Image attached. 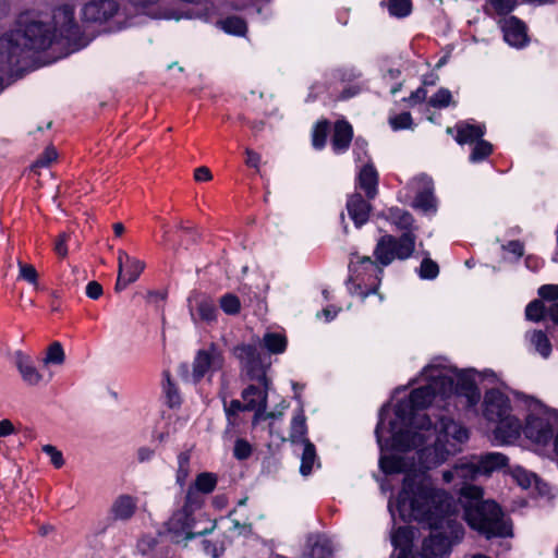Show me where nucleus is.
Here are the masks:
<instances>
[{
  "label": "nucleus",
  "instance_id": "nucleus-55",
  "mask_svg": "<svg viewBox=\"0 0 558 558\" xmlns=\"http://www.w3.org/2000/svg\"><path fill=\"white\" fill-rule=\"evenodd\" d=\"M245 155H246L245 165L247 167L254 168L258 172L260 160H262L260 155L251 148L245 149Z\"/></svg>",
  "mask_w": 558,
  "mask_h": 558
},
{
  "label": "nucleus",
  "instance_id": "nucleus-46",
  "mask_svg": "<svg viewBox=\"0 0 558 558\" xmlns=\"http://www.w3.org/2000/svg\"><path fill=\"white\" fill-rule=\"evenodd\" d=\"M19 266V278L27 281L31 284H37L38 274L33 265L24 264L21 260L17 262Z\"/></svg>",
  "mask_w": 558,
  "mask_h": 558
},
{
  "label": "nucleus",
  "instance_id": "nucleus-53",
  "mask_svg": "<svg viewBox=\"0 0 558 558\" xmlns=\"http://www.w3.org/2000/svg\"><path fill=\"white\" fill-rule=\"evenodd\" d=\"M203 547L205 554L211 556L213 558H219L223 553L222 545H219L218 543H214L211 541H204Z\"/></svg>",
  "mask_w": 558,
  "mask_h": 558
},
{
  "label": "nucleus",
  "instance_id": "nucleus-3",
  "mask_svg": "<svg viewBox=\"0 0 558 558\" xmlns=\"http://www.w3.org/2000/svg\"><path fill=\"white\" fill-rule=\"evenodd\" d=\"M478 486L466 485L461 489V504L468 524L487 538L511 534L500 507L493 500H483Z\"/></svg>",
  "mask_w": 558,
  "mask_h": 558
},
{
  "label": "nucleus",
  "instance_id": "nucleus-32",
  "mask_svg": "<svg viewBox=\"0 0 558 558\" xmlns=\"http://www.w3.org/2000/svg\"><path fill=\"white\" fill-rule=\"evenodd\" d=\"M513 480L524 489H529L532 486H538V480L536 475L521 466H514L511 471Z\"/></svg>",
  "mask_w": 558,
  "mask_h": 558
},
{
  "label": "nucleus",
  "instance_id": "nucleus-9",
  "mask_svg": "<svg viewBox=\"0 0 558 558\" xmlns=\"http://www.w3.org/2000/svg\"><path fill=\"white\" fill-rule=\"evenodd\" d=\"M223 365V351L216 343H210L196 352L192 364V377L197 383L205 376H211L222 369Z\"/></svg>",
  "mask_w": 558,
  "mask_h": 558
},
{
  "label": "nucleus",
  "instance_id": "nucleus-17",
  "mask_svg": "<svg viewBox=\"0 0 558 558\" xmlns=\"http://www.w3.org/2000/svg\"><path fill=\"white\" fill-rule=\"evenodd\" d=\"M136 509V497L131 495H120L113 500L110 507V513L114 520L128 521L134 515Z\"/></svg>",
  "mask_w": 558,
  "mask_h": 558
},
{
  "label": "nucleus",
  "instance_id": "nucleus-7",
  "mask_svg": "<svg viewBox=\"0 0 558 558\" xmlns=\"http://www.w3.org/2000/svg\"><path fill=\"white\" fill-rule=\"evenodd\" d=\"M415 235L411 232L403 233L399 239L392 235L381 236L374 250V256L380 266H388L395 259H407L414 252Z\"/></svg>",
  "mask_w": 558,
  "mask_h": 558
},
{
  "label": "nucleus",
  "instance_id": "nucleus-4",
  "mask_svg": "<svg viewBox=\"0 0 558 558\" xmlns=\"http://www.w3.org/2000/svg\"><path fill=\"white\" fill-rule=\"evenodd\" d=\"M234 356L240 361L243 371L251 379L259 381L263 387L248 386L242 392L246 411H255L253 424H257L267 407L268 381L266 378V365L256 347L240 344L233 349Z\"/></svg>",
  "mask_w": 558,
  "mask_h": 558
},
{
  "label": "nucleus",
  "instance_id": "nucleus-47",
  "mask_svg": "<svg viewBox=\"0 0 558 558\" xmlns=\"http://www.w3.org/2000/svg\"><path fill=\"white\" fill-rule=\"evenodd\" d=\"M198 493L193 486H190L186 492L185 501L182 507L183 510L193 511L201 507L202 499L198 496Z\"/></svg>",
  "mask_w": 558,
  "mask_h": 558
},
{
  "label": "nucleus",
  "instance_id": "nucleus-16",
  "mask_svg": "<svg viewBox=\"0 0 558 558\" xmlns=\"http://www.w3.org/2000/svg\"><path fill=\"white\" fill-rule=\"evenodd\" d=\"M422 186L414 199V207L423 210L424 213H435L436 199L433 194V182L427 175H420L414 181Z\"/></svg>",
  "mask_w": 558,
  "mask_h": 558
},
{
  "label": "nucleus",
  "instance_id": "nucleus-26",
  "mask_svg": "<svg viewBox=\"0 0 558 558\" xmlns=\"http://www.w3.org/2000/svg\"><path fill=\"white\" fill-rule=\"evenodd\" d=\"M287 338L280 332H266L263 337L264 348L271 354H281L287 349Z\"/></svg>",
  "mask_w": 558,
  "mask_h": 558
},
{
  "label": "nucleus",
  "instance_id": "nucleus-34",
  "mask_svg": "<svg viewBox=\"0 0 558 558\" xmlns=\"http://www.w3.org/2000/svg\"><path fill=\"white\" fill-rule=\"evenodd\" d=\"M218 25L226 33L232 35H243L246 32L245 22L238 16H231L226 20L219 21Z\"/></svg>",
  "mask_w": 558,
  "mask_h": 558
},
{
  "label": "nucleus",
  "instance_id": "nucleus-29",
  "mask_svg": "<svg viewBox=\"0 0 558 558\" xmlns=\"http://www.w3.org/2000/svg\"><path fill=\"white\" fill-rule=\"evenodd\" d=\"M316 462L315 447L311 441L303 444V452L301 457L300 472L302 475L307 476L312 473Z\"/></svg>",
  "mask_w": 558,
  "mask_h": 558
},
{
  "label": "nucleus",
  "instance_id": "nucleus-11",
  "mask_svg": "<svg viewBox=\"0 0 558 558\" xmlns=\"http://www.w3.org/2000/svg\"><path fill=\"white\" fill-rule=\"evenodd\" d=\"M83 17L88 22L104 23L120 15L116 0H94L83 8Z\"/></svg>",
  "mask_w": 558,
  "mask_h": 558
},
{
  "label": "nucleus",
  "instance_id": "nucleus-5",
  "mask_svg": "<svg viewBox=\"0 0 558 558\" xmlns=\"http://www.w3.org/2000/svg\"><path fill=\"white\" fill-rule=\"evenodd\" d=\"M384 266L368 256H356V260L350 262V277L348 289L351 294L365 299L375 293L379 287Z\"/></svg>",
  "mask_w": 558,
  "mask_h": 558
},
{
  "label": "nucleus",
  "instance_id": "nucleus-59",
  "mask_svg": "<svg viewBox=\"0 0 558 558\" xmlns=\"http://www.w3.org/2000/svg\"><path fill=\"white\" fill-rule=\"evenodd\" d=\"M155 456V450L149 447H141L137 450V460L140 462L150 461Z\"/></svg>",
  "mask_w": 558,
  "mask_h": 558
},
{
  "label": "nucleus",
  "instance_id": "nucleus-57",
  "mask_svg": "<svg viewBox=\"0 0 558 558\" xmlns=\"http://www.w3.org/2000/svg\"><path fill=\"white\" fill-rule=\"evenodd\" d=\"M86 294L93 300H97L102 294V287L97 281H90L86 287Z\"/></svg>",
  "mask_w": 558,
  "mask_h": 558
},
{
  "label": "nucleus",
  "instance_id": "nucleus-14",
  "mask_svg": "<svg viewBox=\"0 0 558 558\" xmlns=\"http://www.w3.org/2000/svg\"><path fill=\"white\" fill-rule=\"evenodd\" d=\"M189 310L193 320H203L211 323L216 320L217 308L215 302L201 294H195L189 298Z\"/></svg>",
  "mask_w": 558,
  "mask_h": 558
},
{
  "label": "nucleus",
  "instance_id": "nucleus-37",
  "mask_svg": "<svg viewBox=\"0 0 558 558\" xmlns=\"http://www.w3.org/2000/svg\"><path fill=\"white\" fill-rule=\"evenodd\" d=\"M223 408L227 415L228 425L231 427L238 426L239 413L241 411H246L244 403L240 402L239 400H232L229 404L225 402Z\"/></svg>",
  "mask_w": 558,
  "mask_h": 558
},
{
  "label": "nucleus",
  "instance_id": "nucleus-27",
  "mask_svg": "<svg viewBox=\"0 0 558 558\" xmlns=\"http://www.w3.org/2000/svg\"><path fill=\"white\" fill-rule=\"evenodd\" d=\"M333 544L327 536H317L311 548V558H331L333 554Z\"/></svg>",
  "mask_w": 558,
  "mask_h": 558
},
{
  "label": "nucleus",
  "instance_id": "nucleus-41",
  "mask_svg": "<svg viewBox=\"0 0 558 558\" xmlns=\"http://www.w3.org/2000/svg\"><path fill=\"white\" fill-rule=\"evenodd\" d=\"M545 313L546 304L537 300L529 303V305L525 308V317L529 320L538 322L545 317Z\"/></svg>",
  "mask_w": 558,
  "mask_h": 558
},
{
  "label": "nucleus",
  "instance_id": "nucleus-49",
  "mask_svg": "<svg viewBox=\"0 0 558 558\" xmlns=\"http://www.w3.org/2000/svg\"><path fill=\"white\" fill-rule=\"evenodd\" d=\"M43 451L50 458V462L54 468L60 469L64 465L63 454L57 447L45 445Z\"/></svg>",
  "mask_w": 558,
  "mask_h": 558
},
{
  "label": "nucleus",
  "instance_id": "nucleus-31",
  "mask_svg": "<svg viewBox=\"0 0 558 558\" xmlns=\"http://www.w3.org/2000/svg\"><path fill=\"white\" fill-rule=\"evenodd\" d=\"M217 481L216 474L203 472L196 476L192 486L202 494H210L216 488Z\"/></svg>",
  "mask_w": 558,
  "mask_h": 558
},
{
  "label": "nucleus",
  "instance_id": "nucleus-50",
  "mask_svg": "<svg viewBox=\"0 0 558 558\" xmlns=\"http://www.w3.org/2000/svg\"><path fill=\"white\" fill-rule=\"evenodd\" d=\"M252 453V446L244 439H236L233 454L239 460L247 459Z\"/></svg>",
  "mask_w": 558,
  "mask_h": 558
},
{
  "label": "nucleus",
  "instance_id": "nucleus-54",
  "mask_svg": "<svg viewBox=\"0 0 558 558\" xmlns=\"http://www.w3.org/2000/svg\"><path fill=\"white\" fill-rule=\"evenodd\" d=\"M490 3L498 13L504 14L513 10L517 0H490Z\"/></svg>",
  "mask_w": 558,
  "mask_h": 558
},
{
  "label": "nucleus",
  "instance_id": "nucleus-28",
  "mask_svg": "<svg viewBox=\"0 0 558 558\" xmlns=\"http://www.w3.org/2000/svg\"><path fill=\"white\" fill-rule=\"evenodd\" d=\"M527 338L534 349L543 356L548 357L551 352V345L547 336L541 330H534L527 333Z\"/></svg>",
  "mask_w": 558,
  "mask_h": 558
},
{
  "label": "nucleus",
  "instance_id": "nucleus-52",
  "mask_svg": "<svg viewBox=\"0 0 558 558\" xmlns=\"http://www.w3.org/2000/svg\"><path fill=\"white\" fill-rule=\"evenodd\" d=\"M538 294L544 300H558V284H544L538 289Z\"/></svg>",
  "mask_w": 558,
  "mask_h": 558
},
{
  "label": "nucleus",
  "instance_id": "nucleus-51",
  "mask_svg": "<svg viewBox=\"0 0 558 558\" xmlns=\"http://www.w3.org/2000/svg\"><path fill=\"white\" fill-rule=\"evenodd\" d=\"M58 157L57 150L54 147H47L43 155L35 161L34 167H47L52 161H54Z\"/></svg>",
  "mask_w": 558,
  "mask_h": 558
},
{
  "label": "nucleus",
  "instance_id": "nucleus-56",
  "mask_svg": "<svg viewBox=\"0 0 558 558\" xmlns=\"http://www.w3.org/2000/svg\"><path fill=\"white\" fill-rule=\"evenodd\" d=\"M68 238L69 236L66 233H62L59 235L58 240L54 243V252L61 257H65L68 254V248H66Z\"/></svg>",
  "mask_w": 558,
  "mask_h": 558
},
{
  "label": "nucleus",
  "instance_id": "nucleus-25",
  "mask_svg": "<svg viewBox=\"0 0 558 558\" xmlns=\"http://www.w3.org/2000/svg\"><path fill=\"white\" fill-rule=\"evenodd\" d=\"M307 427H306V420L304 415V411L301 408L295 415L292 417L291 421V432H290V440L293 444H305L306 441H310L306 438Z\"/></svg>",
  "mask_w": 558,
  "mask_h": 558
},
{
  "label": "nucleus",
  "instance_id": "nucleus-42",
  "mask_svg": "<svg viewBox=\"0 0 558 558\" xmlns=\"http://www.w3.org/2000/svg\"><path fill=\"white\" fill-rule=\"evenodd\" d=\"M220 307L228 315H234L240 312V300L234 294L228 293L221 296Z\"/></svg>",
  "mask_w": 558,
  "mask_h": 558
},
{
  "label": "nucleus",
  "instance_id": "nucleus-58",
  "mask_svg": "<svg viewBox=\"0 0 558 558\" xmlns=\"http://www.w3.org/2000/svg\"><path fill=\"white\" fill-rule=\"evenodd\" d=\"M213 175L207 167H199L194 171V179L197 182H207L211 180Z\"/></svg>",
  "mask_w": 558,
  "mask_h": 558
},
{
  "label": "nucleus",
  "instance_id": "nucleus-38",
  "mask_svg": "<svg viewBox=\"0 0 558 558\" xmlns=\"http://www.w3.org/2000/svg\"><path fill=\"white\" fill-rule=\"evenodd\" d=\"M493 151V146L490 143L480 140L476 143H474V147L472 149V153L470 155V161L471 162H480L484 160L487 156H489Z\"/></svg>",
  "mask_w": 558,
  "mask_h": 558
},
{
  "label": "nucleus",
  "instance_id": "nucleus-18",
  "mask_svg": "<svg viewBox=\"0 0 558 558\" xmlns=\"http://www.w3.org/2000/svg\"><path fill=\"white\" fill-rule=\"evenodd\" d=\"M481 476H488L507 465L508 458L500 452H487L474 457Z\"/></svg>",
  "mask_w": 558,
  "mask_h": 558
},
{
  "label": "nucleus",
  "instance_id": "nucleus-15",
  "mask_svg": "<svg viewBox=\"0 0 558 558\" xmlns=\"http://www.w3.org/2000/svg\"><path fill=\"white\" fill-rule=\"evenodd\" d=\"M501 28L505 40L512 47L522 48L527 44L525 25L514 16L506 17Z\"/></svg>",
  "mask_w": 558,
  "mask_h": 558
},
{
  "label": "nucleus",
  "instance_id": "nucleus-20",
  "mask_svg": "<svg viewBox=\"0 0 558 558\" xmlns=\"http://www.w3.org/2000/svg\"><path fill=\"white\" fill-rule=\"evenodd\" d=\"M347 209L356 227L365 223L369 216L371 206L360 194H353L349 197Z\"/></svg>",
  "mask_w": 558,
  "mask_h": 558
},
{
  "label": "nucleus",
  "instance_id": "nucleus-60",
  "mask_svg": "<svg viewBox=\"0 0 558 558\" xmlns=\"http://www.w3.org/2000/svg\"><path fill=\"white\" fill-rule=\"evenodd\" d=\"M504 248L511 254H513L517 258L523 255V245L518 241L509 242Z\"/></svg>",
  "mask_w": 558,
  "mask_h": 558
},
{
  "label": "nucleus",
  "instance_id": "nucleus-23",
  "mask_svg": "<svg viewBox=\"0 0 558 558\" xmlns=\"http://www.w3.org/2000/svg\"><path fill=\"white\" fill-rule=\"evenodd\" d=\"M378 174L371 163H366L360 170L359 184L363 189L368 198H374L377 194Z\"/></svg>",
  "mask_w": 558,
  "mask_h": 558
},
{
  "label": "nucleus",
  "instance_id": "nucleus-33",
  "mask_svg": "<svg viewBox=\"0 0 558 558\" xmlns=\"http://www.w3.org/2000/svg\"><path fill=\"white\" fill-rule=\"evenodd\" d=\"M454 472L458 478L463 482L473 481L481 476L475 459L473 458L470 462L454 465Z\"/></svg>",
  "mask_w": 558,
  "mask_h": 558
},
{
  "label": "nucleus",
  "instance_id": "nucleus-6",
  "mask_svg": "<svg viewBox=\"0 0 558 558\" xmlns=\"http://www.w3.org/2000/svg\"><path fill=\"white\" fill-rule=\"evenodd\" d=\"M76 7V0H65L61 4L57 5L52 12L51 21L53 23V31L49 24V16L46 13H43L38 10H28L27 12H38L41 15V20L45 25L48 27L51 34V40L58 34L61 38H65L68 40L75 39L78 32V25L75 22L74 10ZM52 41L46 47L48 48Z\"/></svg>",
  "mask_w": 558,
  "mask_h": 558
},
{
  "label": "nucleus",
  "instance_id": "nucleus-40",
  "mask_svg": "<svg viewBox=\"0 0 558 558\" xmlns=\"http://www.w3.org/2000/svg\"><path fill=\"white\" fill-rule=\"evenodd\" d=\"M162 388L171 407H174L180 403V396L178 393L174 383L170 377L169 372H163Z\"/></svg>",
  "mask_w": 558,
  "mask_h": 558
},
{
  "label": "nucleus",
  "instance_id": "nucleus-36",
  "mask_svg": "<svg viewBox=\"0 0 558 558\" xmlns=\"http://www.w3.org/2000/svg\"><path fill=\"white\" fill-rule=\"evenodd\" d=\"M389 219L399 229L408 230L413 223L411 214L399 208H391L389 210Z\"/></svg>",
  "mask_w": 558,
  "mask_h": 558
},
{
  "label": "nucleus",
  "instance_id": "nucleus-21",
  "mask_svg": "<svg viewBox=\"0 0 558 558\" xmlns=\"http://www.w3.org/2000/svg\"><path fill=\"white\" fill-rule=\"evenodd\" d=\"M457 136L456 141L459 144H474L480 141L485 134V126L481 124H472L469 122H461L456 125Z\"/></svg>",
  "mask_w": 558,
  "mask_h": 558
},
{
  "label": "nucleus",
  "instance_id": "nucleus-24",
  "mask_svg": "<svg viewBox=\"0 0 558 558\" xmlns=\"http://www.w3.org/2000/svg\"><path fill=\"white\" fill-rule=\"evenodd\" d=\"M40 362L44 368H49L51 365L62 366L65 362V352L62 344L59 341L50 343Z\"/></svg>",
  "mask_w": 558,
  "mask_h": 558
},
{
  "label": "nucleus",
  "instance_id": "nucleus-64",
  "mask_svg": "<svg viewBox=\"0 0 558 558\" xmlns=\"http://www.w3.org/2000/svg\"><path fill=\"white\" fill-rule=\"evenodd\" d=\"M427 97V92L425 88L420 87L415 92H413L409 98L411 102L417 104L423 102Z\"/></svg>",
  "mask_w": 558,
  "mask_h": 558
},
{
  "label": "nucleus",
  "instance_id": "nucleus-8",
  "mask_svg": "<svg viewBox=\"0 0 558 558\" xmlns=\"http://www.w3.org/2000/svg\"><path fill=\"white\" fill-rule=\"evenodd\" d=\"M215 527V522H208L207 526L197 529L193 513L183 509L174 512L168 521V530L172 534L173 541L183 544L184 547L191 539L209 534Z\"/></svg>",
  "mask_w": 558,
  "mask_h": 558
},
{
  "label": "nucleus",
  "instance_id": "nucleus-63",
  "mask_svg": "<svg viewBox=\"0 0 558 558\" xmlns=\"http://www.w3.org/2000/svg\"><path fill=\"white\" fill-rule=\"evenodd\" d=\"M545 317L550 318L555 324L558 325V303H550L546 305Z\"/></svg>",
  "mask_w": 558,
  "mask_h": 558
},
{
  "label": "nucleus",
  "instance_id": "nucleus-48",
  "mask_svg": "<svg viewBox=\"0 0 558 558\" xmlns=\"http://www.w3.org/2000/svg\"><path fill=\"white\" fill-rule=\"evenodd\" d=\"M438 265L429 258H425L420 267V277L423 279H434L438 276Z\"/></svg>",
  "mask_w": 558,
  "mask_h": 558
},
{
  "label": "nucleus",
  "instance_id": "nucleus-61",
  "mask_svg": "<svg viewBox=\"0 0 558 558\" xmlns=\"http://www.w3.org/2000/svg\"><path fill=\"white\" fill-rule=\"evenodd\" d=\"M365 147H366V143L364 141H361L360 138H357L355 141L354 155H355L356 161H360V162L364 161V157H366Z\"/></svg>",
  "mask_w": 558,
  "mask_h": 558
},
{
  "label": "nucleus",
  "instance_id": "nucleus-12",
  "mask_svg": "<svg viewBox=\"0 0 558 558\" xmlns=\"http://www.w3.org/2000/svg\"><path fill=\"white\" fill-rule=\"evenodd\" d=\"M496 424L494 429V439L498 444H511L517 440L522 429L520 421L510 413L493 421Z\"/></svg>",
  "mask_w": 558,
  "mask_h": 558
},
{
  "label": "nucleus",
  "instance_id": "nucleus-35",
  "mask_svg": "<svg viewBox=\"0 0 558 558\" xmlns=\"http://www.w3.org/2000/svg\"><path fill=\"white\" fill-rule=\"evenodd\" d=\"M190 460L191 456L189 452H181L178 456V470H177V484L183 487L187 477L190 476Z\"/></svg>",
  "mask_w": 558,
  "mask_h": 558
},
{
  "label": "nucleus",
  "instance_id": "nucleus-13",
  "mask_svg": "<svg viewBox=\"0 0 558 558\" xmlns=\"http://www.w3.org/2000/svg\"><path fill=\"white\" fill-rule=\"evenodd\" d=\"M14 361L22 380L27 386L36 387L44 381V374L36 366L34 360L29 355L17 351L15 353Z\"/></svg>",
  "mask_w": 558,
  "mask_h": 558
},
{
  "label": "nucleus",
  "instance_id": "nucleus-62",
  "mask_svg": "<svg viewBox=\"0 0 558 558\" xmlns=\"http://www.w3.org/2000/svg\"><path fill=\"white\" fill-rule=\"evenodd\" d=\"M157 544L155 537H143L138 543V548L143 554H146L148 550L154 548Z\"/></svg>",
  "mask_w": 558,
  "mask_h": 558
},
{
  "label": "nucleus",
  "instance_id": "nucleus-1",
  "mask_svg": "<svg viewBox=\"0 0 558 558\" xmlns=\"http://www.w3.org/2000/svg\"><path fill=\"white\" fill-rule=\"evenodd\" d=\"M426 384L414 389L409 400L396 405L395 417L386 423L384 416L375 434L380 447L379 466L386 475L414 476L438 466L449 456L461 450L469 439L468 429L459 422L440 416L435 425L420 410L437 397L457 396L471 408L478 403L481 393L475 385L473 371H458L441 362H433L421 374Z\"/></svg>",
  "mask_w": 558,
  "mask_h": 558
},
{
  "label": "nucleus",
  "instance_id": "nucleus-19",
  "mask_svg": "<svg viewBox=\"0 0 558 558\" xmlns=\"http://www.w3.org/2000/svg\"><path fill=\"white\" fill-rule=\"evenodd\" d=\"M118 269L129 277V281L135 282L145 269V263L120 250L118 252Z\"/></svg>",
  "mask_w": 558,
  "mask_h": 558
},
{
  "label": "nucleus",
  "instance_id": "nucleus-43",
  "mask_svg": "<svg viewBox=\"0 0 558 558\" xmlns=\"http://www.w3.org/2000/svg\"><path fill=\"white\" fill-rule=\"evenodd\" d=\"M328 132V123L327 121L318 122L313 130V146L316 149H320L326 144Z\"/></svg>",
  "mask_w": 558,
  "mask_h": 558
},
{
  "label": "nucleus",
  "instance_id": "nucleus-10",
  "mask_svg": "<svg viewBox=\"0 0 558 558\" xmlns=\"http://www.w3.org/2000/svg\"><path fill=\"white\" fill-rule=\"evenodd\" d=\"M511 412L509 398L497 389L488 390L483 402V415L488 422L500 420Z\"/></svg>",
  "mask_w": 558,
  "mask_h": 558
},
{
  "label": "nucleus",
  "instance_id": "nucleus-44",
  "mask_svg": "<svg viewBox=\"0 0 558 558\" xmlns=\"http://www.w3.org/2000/svg\"><path fill=\"white\" fill-rule=\"evenodd\" d=\"M389 124L395 131L412 129L413 120L409 112H402L400 114L390 117Z\"/></svg>",
  "mask_w": 558,
  "mask_h": 558
},
{
  "label": "nucleus",
  "instance_id": "nucleus-39",
  "mask_svg": "<svg viewBox=\"0 0 558 558\" xmlns=\"http://www.w3.org/2000/svg\"><path fill=\"white\" fill-rule=\"evenodd\" d=\"M388 11L391 15L397 17H404L412 11L411 0H389Z\"/></svg>",
  "mask_w": 558,
  "mask_h": 558
},
{
  "label": "nucleus",
  "instance_id": "nucleus-22",
  "mask_svg": "<svg viewBox=\"0 0 558 558\" xmlns=\"http://www.w3.org/2000/svg\"><path fill=\"white\" fill-rule=\"evenodd\" d=\"M353 136L352 126L347 121H337L332 135V148L337 153L348 149Z\"/></svg>",
  "mask_w": 558,
  "mask_h": 558
},
{
  "label": "nucleus",
  "instance_id": "nucleus-45",
  "mask_svg": "<svg viewBox=\"0 0 558 558\" xmlns=\"http://www.w3.org/2000/svg\"><path fill=\"white\" fill-rule=\"evenodd\" d=\"M452 95L449 89L440 88L429 98V105L434 108H446L451 104Z\"/></svg>",
  "mask_w": 558,
  "mask_h": 558
},
{
  "label": "nucleus",
  "instance_id": "nucleus-30",
  "mask_svg": "<svg viewBox=\"0 0 558 558\" xmlns=\"http://www.w3.org/2000/svg\"><path fill=\"white\" fill-rule=\"evenodd\" d=\"M135 8L143 10L145 13L151 15L155 19H175L180 20L181 15L173 13H161L153 10V8L159 2V0H129Z\"/></svg>",
  "mask_w": 558,
  "mask_h": 558
},
{
  "label": "nucleus",
  "instance_id": "nucleus-2",
  "mask_svg": "<svg viewBox=\"0 0 558 558\" xmlns=\"http://www.w3.org/2000/svg\"><path fill=\"white\" fill-rule=\"evenodd\" d=\"M458 505L444 490L436 488L429 476L423 473L407 475L402 483L396 505L388 502L392 517L399 512L402 520H415L433 530L429 538L423 543L418 556L412 553L414 531L400 526L391 535L395 547L391 558H444L450 553L453 542L460 541L462 526L452 518Z\"/></svg>",
  "mask_w": 558,
  "mask_h": 558
}]
</instances>
